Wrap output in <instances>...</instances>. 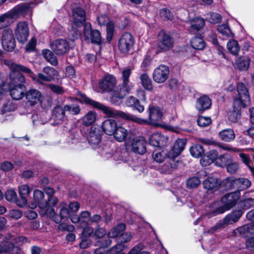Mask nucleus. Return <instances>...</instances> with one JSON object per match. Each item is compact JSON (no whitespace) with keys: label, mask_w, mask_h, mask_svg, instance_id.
I'll list each match as a JSON object with an SVG mask.
<instances>
[{"label":"nucleus","mask_w":254,"mask_h":254,"mask_svg":"<svg viewBox=\"0 0 254 254\" xmlns=\"http://www.w3.org/2000/svg\"><path fill=\"white\" fill-rule=\"evenodd\" d=\"M81 100L86 104L91 106L92 107L97 108L102 111L104 114H106L109 117L113 118H121L127 121H132L134 122L140 124L147 123V121L138 118L136 116L130 114H128L124 112L115 110L111 107L106 106L99 102L94 101L86 95L81 94Z\"/></svg>","instance_id":"obj_1"},{"label":"nucleus","mask_w":254,"mask_h":254,"mask_svg":"<svg viewBox=\"0 0 254 254\" xmlns=\"http://www.w3.org/2000/svg\"><path fill=\"white\" fill-rule=\"evenodd\" d=\"M5 65L8 66L11 70L10 73V86H22L25 85V77L20 72L33 74V72L29 68L20 64H17L9 60H5L3 61Z\"/></svg>","instance_id":"obj_2"},{"label":"nucleus","mask_w":254,"mask_h":254,"mask_svg":"<svg viewBox=\"0 0 254 254\" xmlns=\"http://www.w3.org/2000/svg\"><path fill=\"white\" fill-rule=\"evenodd\" d=\"M238 96L234 99L235 106L246 107L250 101L248 90L243 83H239L237 85Z\"/></svg>","instance_id":"obj_3"},{"label":"nucleus","mask_w":254,"mask_h":254,"mask_svg":"<svg viewBox=\"0 0 254 254\" xmlns=\"http://www.w3.org/2000/svg\"><path fill=\"white\" fill-rule=\"evenodd\" d=\"M134 44L133 36L129 32H125L119 39L118 49L121 53L126 54L132 49Z\"/></svg>","instance_id":"obj_4"},{"label":"nucleus","mask_w":254,"mask_h":254,"mask_svg":"<svg viewBox=\"0 0 254 254\" xmlns=\"http://www.w3.org/2000/svg\"><path fill=\"white\" fill-rule=\"evenodd\" d=\"M1 43L3 48L6 51H12L15 46V41L12 30L4 29L2 33Z\"/></svg>","instance_id":"obj_5"},{"label":"nucleus","mask_w":254,"mask_h":254,"mask_svg":"<svg viewBox=\"0 0 254 254\" xmlns=\"http://www.w3.org/2000/svg\"><path fill=\"white\" fill-rule=\"evenodd\" d=\"M243 214V211L240 209L233 211L225 217L224 223L219 222L212 228L213 232L218 229L223 228L225 224H232L237 222L242 216Z\"/></svg>","instance_id":"obj_6"},{"label":"nucleus","mask_w":254,"mask_h":254,"mask_svg":"<svg viewBox=\"0 0 254 254\" xmlns=\"http://www.w3.org/2000/svg\"><path fill=\"white\" fill-rule=\"evenodd\" d=\"M84 36L86 40L93 44H100L102 42L100 32L97 30H92L89 23H86L84 25Z\"/></svg>","instance_id":"obj_7"},{"label":"nucleus","mask_w":254,"mask_h":254,"mask_svg":"<svg viewBox=\"0 0 254 254\" xmlns=\"http://www.w3.org/2000/svg\"><path fill=\"white\" fill-rule=\"evenodd\" d=\"M72 22L76 27L85 25L86 21V12L83 8L79 6L72 8Z\"/></svg>","instance_id":"obj_8"},{"label":"nucleus","mask_w":254,"mask_h":254,"mask_svg":"<svg viewBox=\"0 0 254 254\" xmlns=\"http://www.w3.org/2000/svg\"><path fill=\"white\" fill-rule=\"evenodd\" d=\"M127 143L128 145H130L132 151L135 153L142 155L146 152V142L143 137L139 136L133 138Z\"/></svg>","instance_id":"obj_9"},{"label":"nucleus","mask_w":254,"mask_h":254,"mask_svg":"<svg viewBox=\"0 0 254 254\" xmlns=\"http://www.w3.org/2000/svg\"><path fill=\"white\" fill-rule=\"evenodd\" d=\"M226 181L230 184V188L239 191L248 189L251 185V182L246 178H239L232 180L230 178L226 179Z\"/></svg>","instance_id":"obj_10"},{"label":"nucleus","mask_w":254,"mask_h":254,"mask_svg":"<svg viewBox=\"0 0 254 254\" xmlns=\"http://www.w3.org/2000/svg\"><path fill=\"white\" fill-rule=\"evenodd\" d=\"M53 51L58 55H63L69 50V46L67 41L63 39H56L51 44Z\"/></svg>","instance_id":"obj_11"},{"label":"nucleus","mask_w":254,"mask_h":254,"mask_svg":"<svg viewBox=\"0 0 254 254\" xmlns=\"http://www.w3.org/2000/svg\"><path fill=\"white\" fill-rule=\"evenodd\" d=\"M26 103L31 107L35 106L38 102L41 101L42 95L37 89L31 88L26 91L24 94Z\"/></svg>","instance_id":"obj_12"},{"label":"nucleus","mask_w":254,"mask_h":254,"mask_svg":"<svg viewBox=\"0 0 254 254\" xmlns=\"http://www.w3.org/2000/svg\"><path fill=\"white\" fill-rule=\"evenodd\" d=\"M116 84V77L113 75L107 74L100 79L99 86L102 91L110 92L113 89Z\"/></svg>","instance_id":"obj_13"},{"label":"nucleus","mask_w":254,"mask_h":254,"mask_svg":"<svg viewBox=\"0 0 254 254\" xmlns=\"http://www.w3.org/2000/svg\"><path fill=\"white\" fill-rule=\"evenodd\" d=\"M169 74V67L164 65H160L155 69L153 74V78L157 83H163L167 79Z\"/></svg>","instance_id":"obj_14"},{"label":"nucleus","mask_w":254,"mask_h":254,"mask_svg":"<svg viewBox=\"0 0 254 254\" xmlns=\"http://www.w3.org/2000/svg\"><path fill=\"white\" fill-rule=\"evenodd\" d=\"M15 34L19 42L25 43L29 36V29L27 23L25 22H18L15 30Z\"/></svg>","instance_id":"obj_15"},{"label":"nucleus","mask_w":254,"mask_h":254,"mask_svg":"<svg viewBox=\"0 0 254 254\" xmlns=\"http://www.w3.org/2000/svg\"><path fill=\"white\" fill-rule=\"evenodd\" d=\"M240 197V192L234 191L224 195L221 198V203L228 210L234 207Z\"/></svg>","instance_id":"obj_16"},{"label":"nucleus","mask_w":254,"mask_h":254,"mask_svg":"<svg viewBox=\"0 0 254 254\" xmlns=\"http://www.w3.org/2000/svg\"><path fill=\"white\" fill-rule=\"evenodd\" d=\"M65 105L64 106L58 105L55 107L52 111V117L54 124L56 125L62 124L66 118Z\"/></svg>","instance_id":"obj_17"},{"label":"nucleus","mask_w":254,"mask_h":254,"mask_svg":"<svg viewBox=\"0 0 254 254\" xmlns=\"http://www.w3.org/2000/svg\"><path fill=\"white\" fill-rule=\"evenodd\" d=\"M20 252V248L14 246L11 239L4 240L0 243V254L3 253L9 254H19Z\"/></svg>","instance_id":"obj_18"},{"label":"nucleus","mask_w":254,"mask_h":254,"mask_svg":"<svg viewBox=\"0 0 254 254\" xmlns=\"http://www.w3.org/2000/svg\"><path fill=\"white\" fill-rule=\"evenodd\" d=\"M159 36L161 38L158 43V47L161 50L168 51L173 47L174 41L169 35L164 33H160Z\"/></svg>","instance_id":"obj_19"},{"label":"nucleus","mask_w":254,"mask_h":254,"mask_svg":"<svg viewBox=\"0 0 254 254\" xmlns=\"http://www.w3.org/2000/svg\"><path fill=\"white\" fill-rule=\"evenodd\" d=\"M168 141V138L159 133H154L151 134L149 139L150 145L155 147H160L165 145Z\"/></svg>","instance_id":"obj_20"},{"label":"nucleus","mask_w":254,"mask_h":254,"mask_svg":"<svg viewBox=\"0 0 254 254\" xmlns=\"http://www.w3.org/2000/svg\"><path fill=\"white\" fill-rule=\"evenodd\" d=\"M186 144V140L185 139H177L172 150L169 152V157L174 158L179 156L184 149Z\"/></svg>","instance_id":"obj_21"},{"label":"nucleus","mask_w":254,"mask_h":254,"mask_svg":"<svg viewBox=\"0 0 254 254\" xmlns=\"http://www.w3.org/2000/svg\"><path fill=\"white\" fill-rule=\"evenodd\" d=\"M44 194L43 191L36 190L34 191L33 198L34 202L32 205V207H36L38 205L41 208L47 207L46 202L44 200Z\"/></svg>","instance_id":"obj_22"},{"label":"nucleus","mask_w":254,"mask_h":254,"mask_svg":"<svg viewBox=\"0 0 254 254\" xmlns=\"http://www.w3.org/2000/svg\"><path fill=\"white\" fill-rule=\"evenodd\" d=\"M117 127V122L112 119H107L102 124L103 131L107 135H113Z\"/></svg>","instance_id":"obj_23"},{"label":"nucleus","mask_w":254,"mask_h":254,"mask_svg":"<svg viewBox=\"0 0 254 254\" xmlns=\"http://www.w3.org/2000/svg\"><path fill=\"white\" fill-rule=\"evenodd\" d=\"M211 106V100L206 95H203L197 99L196 108L199 111H204L209 109Z\"/></svg>","instance_id":"obj_24"},{"label":"nucleus","mask_w":254,"mask_h":254,"mask_svg":"<svg viewBox=\"0 0 254 254\" xmlns=\"http://www.w3.org/2000/svg\"><path fill=\"white\" fill-rule=\"evenodd\" d=\"M205 189L211 192L217 190L220 186L218 179L215 177H208L203 183Z\"/></svg>","instance_id":"obj_25"},{"label":"nucleus","mask_w":254,"mask_h":254,"mask_svg":"<svg viewBox=\"0 0 254 254\" xmlns=\"http://www.w3.org/2000/svg\"><path fill=\"white\" fill-rule=\"evenodd\" d=\"M25 86H10V94L11 97L16 100L22 99L25 94Z\"/></svg>","instance_id":"obj_26"},{"label":"nucleus","mask_w":254,"mask_h":254,"mask_svg":"<svg viewBox=\"0 0 254 254\" xmlns=\"http://www.w3.org/2000/svg\"><path fill=\"white\" fill-rule=\"evenodd\" d=\"M233 233L235 236L240 235L246 237L248 236L249 234L254 235V225L251 224L244 225L235 229Z\"/></svg>","instance_id":"obj_27"},{"label":"nucleus","mask_w":254,"mask_h":254,"mask_svg":"<svg viewBox=\"0 0 254 254\" xmlns=\"http://www.w3.org/2000/svg\"><path fill=\"white\" fill-rule=\"evenodd\" d=\"M133 88V85L130 82H123L119 84L117 88V92L120 94V98H124L128 95Z\"/></svg>","instance_id":"obj_28"},{"label":"nucleus","mask_w":254,"mask_h":254,"mask_svg":"<svg viewBox=\"0 0 254 254\" xmlns=\"http://www.w3.org/2000/svg\"><path fill=\"white\" fill-rule=\"evenodd\" d=\"M190 24L189 30L192 33H195L204 26L205 22L203 19L197 17L191 19L190 21Z\"/></svg>","instance_id":"obj_29"},{"label":"nucleus","mask_w":254,"mask_h":254,"mask_svg":"<svg viewBox=\"0 0 254 254\" xmlns=\"http://www.w3.org/2000/svg\"><path fill=\"white\" fill-rule=\"evenodd\" d=\"M200 141L201 143L206 145H214L215 146H218V147H219L221 148H222L224 150L234 152L237 151V149H233L229 145H224L222 143L218 142L213 139L201 138Z\"/></svg>","instance_id":"obj_30"},{"label":"nucleus","mask_w":254,"mask_h":254,"mask_svg":"<svg viewBox=\"0 0 254 254\" xmlns=\"http://www.w3.org/2000/svg\"><path fill=\"white\" fill-rule=\"evenodd\" d=\"M148 110L149 119L151 122L159 121L161 119L162 115L159 108L149 106Z\"/></svg>","instance_id":"obj_31"},{"label":"nucleus","mask_w":254,"mask_h":254,"mask_svg":"<svg viewBox=\"0 0 254 254\" xmlns=\"http://www.w3.org/2000/svg\"><path fill=\"white\" fill-rule=\"evenodd\" d=\"M13 15L9 11L0 16V29L7 27L14 22Z\"/></svg>","instance_id":"obj_32"},{"label":"nucleus","mask_w":254,"mask_h":254,"mask_svg":"<svg viewBox=\"0 0 254 254\" xmlns=\"http://www.w3.org/2000/svg\"><path fill=\"white\" fill-rule=\"evenodd\" d=\"M127 133L128 132L126 129L121 126H117L113 135L117 141L122 142L126 139Z\"/></svg>","instance_id":"obj_33"},{"label":"nucleus","mask_w":254,"mask_h":254,"mask_svg":"<svg viewBox=\"0 0 254 254\" xmlns=\"http://www.w3.org/2000/svg\"><path fill=\"white\" fill-rule=\"evenodd\" d=\"M219 136L221 140L229 142L233 140L235 138V134L232 129L227 128L219 132Z\"/></svg>","instance_id":"obj_34"},{"label":"nucleus","mask_w":254,"mask_h":254,"mask_svg":"<svg viewBox=\"0 0 254 254\" xmlns=\"http://www.w3.org/2000/svg\"><path fill=\"white\" fill-rule=\"evenodd\" d=\"M250 60L247 57H240L236 60L235 64L237 67L241 70H246L250 65Z\"/></svg>","instance_id":"obj_35"},{"label":"nucleus","mask_w":254,"mask_h":254,"mask_svg":"<svg viewBox=\"0 0 254 254\" xmlns=\"http://www.w3.org/2000/svg\"><path fill=\"white\" fill-rule=\"evenodd\" d=\"M125 229V225L124 224H120L111 229L108 233V236L110 238L118 237L119 239Z\"/></svg>","instance_id":"obj_36"},{"label":"nucleus","mask_w":254,"mask_h":254,"mask_svg":"<svg viewBox=\"0 0 254 254\" xmlns=\"http://www.w3.org/2000/svg\"><path fill=\"white\" fill-rule=\"evenodd\" d=\"M28 10V7L24 4L18 5L15 6L9 13L13 15V19L14 20L20 15H24Z\"/></svg>","instance_id":"obj_37"},{"label":"nucleus","mask_w":254,"mask_h":254,"mask_svg":"<svg viewBox=\"0 0 254 254\" xmlns=\"http://www.w3.org/2000/svg\"><path fill=\"white\" fill-rule=\"evenodd\" d=\"M233 161L232 157L228 153H225L218 157L216 162V165L223 167L227 166L229 163Z\"/></svg>","instance_id":"obj_38"},{"label":"nucleus","mask_w":254,"mask_h":254,"mask_svg":"<svg viewBox=\"0 0 254 254\" xmlns=\"http://www.w3.org/2000/svg\"><path fill=\"white\" fill-rule=\"evenodd\" d=\"M245 107H236L233 103V110L230 111L228 114V119L232 122H236L240 118V110Z\"/></svg>","instance_id":"obj_39"},{"label":"nucleus","mask_w":254,"mask_h":254,"mask_svg":"<svg viewBox=\"0 0 254 254\" xmlns=\"http://www.w3.org/2000/svg\"><path fill=\"white\" fill-rule=\"evenodd\" d=\"M97 115L95 112H88L82 119V124L85 126L92 125L96 121Z\"/></svg>","instance_id":"obj_40"},{"label":"nucleus","mask_w":254,"mask_h":254,"mask_svg":"<svg viewBox=\"0 0 254 254\" xmlns=\"http://www.w3.org/2000/svg\"><path fill=\"white\" fill-rule=\"evenodd\" d=\"M227 49L231 54L235 56L237 55L240 50L238 42L234 39L230 40L228 42Z\"/></svg>","instance_id":"obj_41"},{"label":"nucleus","mask_w":254,"mask_h":254,"mask_svg":"<svg viewBox=\"0 0 254 254\" xmlns=\"http://www.w3.org/2000/svg\"><path fill=\"white\" fill-rule=\"evenodd\" d=\"M101 136L99 130H92L88 136V141L93 145H97L101 141Z\"/></svg>","instance_id":"obj_42"},{"label":"nucleus","mask_w":254,"mask_h":254,"mask_svg":"<svg viewBox=\"0 0 254 254\" xmlns=\"http://www.w3.org/2000/svg\"><path fill=\"white\" fill-rule=\"evenodd\" d=\"M43 57L53 65H57L58 64V60L56 56L54 55L53 52L50 50H43L42 51Z\"/></svg>","instance_id":"obj_43"},{"label":"nucleus","mask_w":254,"mask_h":254,"mask_svg":"<svg viewBox=\"0 0 254 254\" xmlns=\"http://www.w3.org/2000/svg\"><path fill=\"white\" fill-rule=\"evenodd\" d=\"M218 153L216 150H213L210 151L207 153L206 157L208 159V160L206 163H205V157L200 160L202 165L206 166L207 164H209L214 161L216 162L217 158H218Z\"/></svg>","instance_id":"obj_44"},{"label":"nucleus","mask_w":254,"mask_h":254,"mask_svg":"<svg viewBox=\"0 0 254 254\" xmlns=\"http://www.w3.org/2000/svg\"><path fill=\"white\" fill-rule=\"evenodd\" d=\"M127 104L128 106L134 107L140 113L144 110L143 106L140 104L139 100L133 96H130L127 99Z\"/></svg>","instance_id":"obj_45"},{"label":"nucleus","mask_w":254,"mask_h":254,"mask_svg":"<svg viewBox=\"0 0 254 254\" xmlns=\"http://www.w3.org/2000/svg\"><path fill=\"white\" fill-rule=\"evenodd\" d=\"M19 193L23 202L26 203L27 198L29 196L31 190L27 185H22L18 187Z\"/></svg>","instance_id":"obj_46"},{"label":"nucleus","mask_w":254,"mask_h":254,"mask_svg":"<svg viewBox=\"0 0 254 254\" xmlns=\"http://www.w3.org/2000/svg\"><path fill=\"white\" fill-rule=\"evenodd\" d=\"M190 151L191 155L195 158L201 157L204 153L203 147L199 144H196L190 147Z\"/></svg>","instance_id":"obj_47"},{"label":"nucleus","mask_w":254,"mask_h":254,"mask_svg":"<svg viewBox=\"0 0 254 254\" xmlns=\"http://www.w3.org/2000/svg\"><path fill=\"white\" fill-rule=\"evenodd\" d=\"M30 76L33 80L40 84H43L44 83L43 81L51 82L52 81L50 76H48L47 75H44L42 73H39L38 74L37 78H36L35 75L33 73V74H30Z\"/></svg>","instance_id":"obj_48"},{"label":"nucleus","mask_w":254,"mask_h":254,"mask_svg":"<svg viewBox=\"0 0 254 254\" xmlns=\"http://www.w3.org/2000/svg\"><path fill=\"white\" fill-rule=\"evenodd\" d=\"M191 47L195 50H202L205 46V42L200 37H195L191 40Z\"/></svg>","instance_id":"obj_49"},{"label":"nucleus","mask_w":254,"mask_h":254,"mask_svg":"<svg viewBox=\"0 0 254 254\" xmlns=\"http://www.w3.org/2000/svg\"><path fill=\"white\" fill-rule=\"evenodd\" d=\"M90 216L89 212L87 211H84L80 213V221L78 223L79 226L82 228L88 225V219Z\"/></svg>","instance_id":"obj_50"},{"label":"nucleus","mask_w":254,"mask_h":254,"mask_svg":"<svg viewBox=\"0 0 254 254\" xmlns=\"http://www.w3.org/2000/svg\"><path fill=\"white\" fill-rule=\"evenodd\" d=\"M17 108L16 104L10 101H7L5 103L1 109V113L2 114L9 112L14 111Z\"/></svg>","instance_id":"obj_51"},{"label":"nucleus","mask_w":254,"mask_h":254,"mask_svg":"<svg viewBox=\"0 0 254 254\" xmlns=\"http://www.w3.org/2000/svg\"><path fill=\"white\" fill-rule=\"evenodd\" d=\"M140 79L142 86L144 88L148 90L152 89V81L148 75L146 74L141 75Z\"/></svg>","instance_id":"obj_52"},{"label":"nucleus","mask_w":254,"mask_h":254,"mask_svg":"<svg viewBox=\"0 0 254 254\" xmlns=\"http://www.w3.org/2000/svg\"><path fill=\"white\" fill-rule=\"evenodd\" d=\"M47 207L45 212L46 215L48 217L52 218L56 223H60L61 221V218H59V216L56 213L53 206H48Z\"/></svg>","instance_id":"obj_53"},{"label":"nucleus","mask_w":254,"mask_h":254,"mask_svg":"<svg viewBox=\"0 0 254 254\" xmlns=\"http://www.w3.org/2000/svg\"><path fill=\"white\" fill-rule=\"evenodd\" d=\"M160 17L164 20H172L174 18V15L172 12L168 8H164L160 10Z\"/></svg>","instance_id":"obj_54"},{"label":"nucleus","mask_w":254,"mask_h":254,"mask_svg":"<svg viewBox=\"0 0 254 254\" xmlns=\"http://www.w3.org/2000/svg\"><path fill=\"white\" fill-rule=\"evenodd\" d=\"M200 184V181L198 177H193L187 180V186L189 189H194L197 187Z\"/></svg>","instance_id":"obj_55"},{"label":"nucleus","mask_w":254,"mask_h":254,"mask_svg":"<svg viewBox=\"0 0 254 254\" xmlns=\"http://www.w3.org/2000/svg\"><path fill=\"white\" fill-rule=\"evenodd\" d=\"M217 29L220 33L226 37H230L232 35V33L227 24H223L220 25Z\"/></svg>","instance_id":"obj_56"},{"label":"nucleus","mask_w":254,"mask_h":254,"mask_svg":"<svg viewBox=\"0 0 254 254\" xmlns=\"http://www.w3.org/2000/svg\"><path fill=\"white\" fill-rule=\"evenodd\" d=\"M59 208L60 209V217L59 218H61V220L64 218H67L69 215V212L67 208V205L64 203H61L59 206Z\"/></svg>","instance_id":"obj_57"},{"label":"nucleus","mask_w":254,"mask_h":254,"mask_svg":"<svg viewBox=\"0 0 254 254\" xmlns=\"http://www.w3.org/2000/svg\"><path fill=\"white\" fill-rule=\"evenodd\" d=\"M47 86L48 88L50 89L51 91L55 94L62 95L64 92V88L61 86L54 84H48L47 85Z\"/></svg>","instance_id":"obj_58"},{"label":"nucleus","mask_w":254,"mask_h":254,"mask_svg":"<svg viewBox=\"0 0 254 254\" xmlns=\"http://www.w3.org/2000/svg\"><path fill=\"white\" fill-rule=\"evenodd\" d=\"M64 109L73 115H78L80 112V107L77 105H65Z\"/></svg>","instance_id":"obj_59"},{"label":"nucleus","mask_w":254,"mask_h":254,"mask_svg":"<svg viewBox=\"0 0 254 254\" xmlns=\"http://www.w3.org/2000/svg\"><path fill=\"white\" fill-rule=\"evenodd\" d=\"M197 124L201 127H205L211 123V119L209 117L199 116L197 120Z\"/></svg>","instance_id":"obj_60"},{"label":"nucleus","mask_w":254,"mask_h":254,"mask_svg":"<svg viewBox=\"0 0 254 254\" xmlns=\"http://www.w3.org/2000/svg\"><path fill=\"white\" fill-rule=\"evenodd\" d=\"M6 199L10 202H15L17 199L16 192L13 190H9L6 191L5 194Z\"/></svg>","instance_id":"obj_61"},{"label":"nucleus","mask_w":254,"mask_h":254,"mask_svg":"<svg viewBox=\"0 0 254 254\" xmlns=\"http://www.w3.org/2000/svg\"><path fill=\"white\" fill-rule=\"evenodd\" d=\"M106 26V30H107V40L108 41H110L113 37V33L114 31V24L113 22L110 21Z\"/></svg>","instance_id":"obj_62"},{"label":"nucleus","mask_w":254,"mask_h":254,"mask_svg":"<svg viewBox=\"0 0 254 254\" xmlns=\"http://www.w3.org/2000/svg\"><path fill=\"white\" fill-rule=\"evenodd\" d=\"M124 247L125 245L120 243L113 247L110 250H109V253H111V254H125L124 253H122Z\"/></svg>","instance_id":"obj_63"},{"label":"nucleus","mask_w":254,"mask_h":254,"mask_svg":"<svg viewBox=\"0 0 254 254\" xmlns=\"http://www.w3.org/2000/svg\"><path fill=\"white\" fill-rule=\"evenodd\" d=\"M209 16V21L213 24H216L221 21V16L220 14L216 13H210L208 14Z\"/></svg>","instance_id":"obj_64"}]
</instances>
